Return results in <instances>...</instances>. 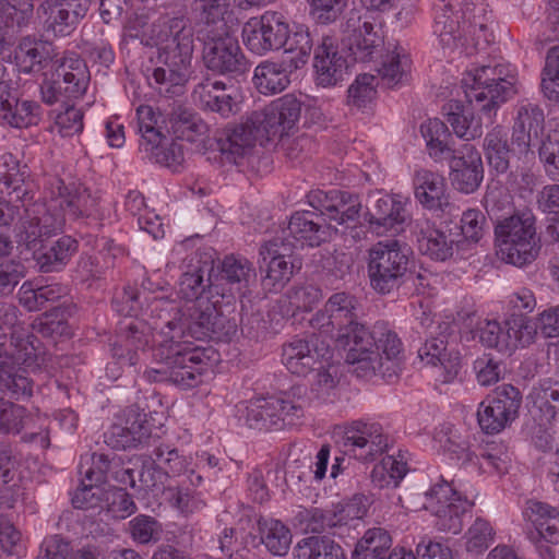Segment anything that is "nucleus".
Segmentation results:
<instances>
[{
    "mask_svg": "<svg viewBox=\"0 0 559 559\" xmlns=\"http://www.w3.org/2000/svg\"><path fill=\"white\" fill-rule=\"evenodd\" d=\"M275 236H285L301 247H319L331 237L330 225L317 212L296 211L292 214L287 228H283Z\"/></svg>",
    "mask_w": 559,
    "mask_h": 559,
    "instance_id": "c756f323",
    "label": "nucleus"
},
{
    "mask_svg": "<svg viewBox=\"0 0 559 559\" xmlns=\"http://www.w3.org/2000/svg\"><path fill=\"white\" fill-rule=\"evenodd\" d=\"M295 559H345L342 547L326 536L305 537L294 548Z\"/></svg>",
    "mask_w": 559,
    "mask_h": 559,
    "instance_id": "4d7b16f0",
    "label": "nucleus"
},
{
    "mask_svg": "<svg viewBox=\"0 0 559 559\" xmlns=\"http://www.w3.org/2000/svg\"><path fill=\"white\" fill-rule=\"evenodd\" d=\"M286 37L283 48L288 56L285 60L293 64V69H300L308 62L313 47L311 35L304 25L296 26L294 32H290L287 25Z\"/></svg>",
    "mask_w": 559,
    "mask_h": 559,
    "instance_id": "680f3d73",
    "label": "nucleus"
},
{
    "mask_svg": "<svg viewBox=\"0 0 559 559\" xmlns=\"http://www.w3.org/2000/svg\"><path fill=\"white\" fill-rule=\"evenodd\" d=\"M259 532L262 544L274 556H285L292 544V533L289 528L280 520L261 519L259 521Z\"/></svg>",
    "mask_w": 559,
    "mask_h": 559,
    "instance_id": "bf43d9fd",
    "label": "nucleus"
},
{
    "mask_svg": "<svg viewBox=\"0 0 559 559\" xmlns=\"http://www.w3.org/2000/svg\"><path fill=\"white\" fill-rule=\"evenodd\" d=\"M63 223L64 217L60 215L52 216L49 213H44L41 216H31L26 210V216L21 225L20 240L31 249L36 246V242L41 237H48L52 233L61 229Z\"/></svg>",
    "mask_w": 559,
    "mask_h": 559,
    "instance_id": "5fc2aeb1",
    "label": "nucleus"
},
{
    "mask_svg": "<svg viewBox=\"0 0 559 559\" xmlns=\"http://www.w3.org/2000/svg\"><path fill=\"white\" fill-rule=\"evenodd\" d=\"M14 59L20 72L24 74L44 73L58 59V51L53 43L49 40L24 36L15 48Z\"/></svg>",
    "mask_w": 559,
    "mask_h": 559,
    "instance_id": "7c9ffc66",
    "label": "nucleus"
},
{
    "mask_svg": "<svg viewBox=\"0 0 559 559\" xmlns=\"http://www.w3.org/2000/svg\"><path fill=\"white\" fill-rule=\"evenodd\" d=\"M538 157L546 175L552 180H559V121L540 140Z\"/></svg>",
    "mask_w": 559,
    "mask_h": 559,
    "instance_id": "69168bd1",
    "label": "nucleus"
},
{
    "mask_svg": "<svg viewBox=\"0 0 559 559\" xmlns=\"http://www.w3.org/2000/svg\"><path fill=\"white\" fill-rule=\"evenodd\" d=\"M251 272V263L247 259L227 255L222 261L209 293H214V297H219L221 301L235 306L236 300L245 296Z\"/></svg>",
    "mask_w": 559,
    "mask_h": 559,
    "instance_id": "a878e982",
    "label": "nucleus"
},
{
    "mask_svg": "<svg viewBox=\"0 0 559 559\" xmlns=\"http://www.w3.org/2000/svg\"><path fill=\"white\" fill-rule=\"evenodd\" d=\"M357 298L345 292L334 293L326 300L323 309L319 310L310 319V325L318 330L320 335L330 343L335 334H343L357 321Z\"/></svg>",
    "mask_w": 559,
    "mask_h": 559,
    "instance_id": "412c9836",
    "label": "nucleus"
},
{
    "mask_svg": "<svg viewBox=\"0 0 559 559\" xmlns=\"http://www.w3.org/2000/svg\"><path fill=\"white\" fill-rule=\"evenodd\" d=\"M219 299L214 297V293H209L207 300H201L189 308L185 320L177 308L170 320L179 321L183 326V334L188 333L195 340L229 341L238 329L237 320L228 317L235 306Z\"/></svg>",
    "mask_w": 559,
    "mask_h": 559,
    "instance_id": "9d476101",
    "label": "nucleus"
},
{
    "mask_svg": "<svg viewBox=\"0 0 559 559\" xmlns=\"http://www.w3.org/2000/svg\"><path fill=\"white\" fill-rule=\"evenodd\" d=\"M427 509L435 515V526L440 532L459 534L463 528V519L474 503L463 498L450 483L441 477L426 493Z\"/></svg>",
    "mask_w": 559,
    "mask_h": 559,
    "instance_id": "a211bd4d",
    "label": "nucleus"
},
{
    "mask_svg": "<svg viewBox=\"0 0 559 559\" xmlns=\"http://www.w3.org/2000/svg\"><path fill=\"white\" fill-rule=\"evenodd\" d=\"M420 132L426 141L428 155L436 163L449 159L451 152L455 148L450 144L452 136L443 121L438 118L429 119L420 126Z\"/></svg>",
    "mask_w": 559,
    "mask_h": 559,
    "instance_id": "3c124183",
    "label": "nucleus"
},
{
    "mask_svg": "<svg viewBox=\"0 0 559 559\" xmlns=\"http://www.w3.org/2000/svg\"><path fill=\"white\" fill-rule=\"evenodd\" d=\"M198 38L203 43V64L213 74L237 79L249 71L250 62L231 33Z\"/></svg>",
    "mask_w": 559,
    "mask_h": 559,
    "instance_id": "2eb2a0df",
    "label": "nucleus"
},
{
    "mask_svg": "<svg viewBox=\"0 0 559 559\" xmlns=\"http://www.w3.org/2000/svg\"><path fill=\"white\" fill-rule=\"evenodd\" d=\"M369 285L381 296L394 295L413 282L415 271L411 248L397 239H385L368 250Z\"/></svg>",
    "mask_w": 559,
    "mask_h": 559,
    "instance_id": "7ed1b4c3",
    "label": "nucleus"
},
{
    "mask_svg": "<svg viewBox=\"0 0 559 559\" xmlns=\"http://www.w3.org/2000/svg\"><path fill=\"white\" fill-rule=\"evenodd\" d=\"M379 64L376 70L382 83L392 88L407 81L409 71V58L404 49L397 45L389 46L386 53L379 56Z\"/></svg>",
    "mask_w": 559,
    "mask_h": 559,
    "instance_id": "49530a36",
    "label": "nucleus"
},
{
    "mask_svg": "<svg viewBox=\"0 0 559 559\" xmlns=\"http://www.w3.org/2000/svg\"><path fill=\"white\" fill-rule=\"evenodd\" d=\"M352 4L343 24L342 47L356 62L376 61L385 49L384 36L376 29L371 11L362 2Z\"/></svg>",
    "mask_w": 559,
    "mask_h": 559,
    "instance_id": "ddd939ff",
    "label": "nucleus"
},
{
    "mask_svg": "<svg viewBox=\"0 0 559 559\" xmlns=\"http://www.w3.org/2000/svg\"><path fill=\"white\" fill-rule=\"evenodd\" d=\"M317 371L310 386V401L319 403L333 402L336 397V385L338 380L336 378V369L328 360L322 369L316 368Z\"/></svg>",
    "mask_w": 559,
    "mask_h": 559,
    "instance_id": "0e129e2a",
    "label": "nucleus"
},
{
    "mask_svg": "<svg viewBox=\"0 0 559 559\" xmlns=\"http://www.w3.org/2000/svg\"><path fill=\"white\" fill-rule=\"evenodd\" d=\"M527 402L533 418L554 423L559 414V381L552 378L539 380L532 386Z\"/></svg>",
    "mask_w": 559,
    "mask_h": 559,
    "instance_id": "a19ab883",
    "label": "nucleus"
},
{
    "mask_svg": "<svg viewBox=\"0 0 559 559\" xmlns=\"http://www.w3.org/2000/svg\"><path fill=\"white\" fill-rule=\"evenodd\" d=\"M10 338L25 368L17 365L12 354L8 355V359H0V391L16 401L29 399L33 395L34 381L28 377L26 368L35 370L44 364L40 341L31 332L15 329Z\"/></svg>",
    "mask_w": 559,
    "mask_h": 559,
    "instance_id": "6e6552de",
    "label": "nucleus"
},
{
    "mask_svg": "<svg viewBox=\"0 0 559 559\" xmlns=\"http://www.w3.org/2000/svg\"><path fill=\"white\" fill-rule=\"evenodd\" d=\"M449 179L452 187L465 194L475 192L484 179V166L477 148L464 143L451 152L449 159Z\"/></svg>",
    "mask_w": 559,
    "mask_h": 559,
    "instance_id": "b1692460",
    "label": "nucleus"
},
{
    "mask_svg": "<svg viewBox=\"0 0 559 559\" xmlns=\"http://www.w3.org/2000/svg\"><path fill=\"white\" fill-rule=\"evenodd\" d=\"M259 3L260 2H246V7L240 5L237 9L230 2H207L203 5L200 14V22L203 24V28L199 32V37L231 33V28L239 22V9H247L248 5Z\"/></svg>",
    "mask_w": 559,
    "mask_h": 559,
    "instance_id": "58836bf2",
    "label": "nucleus"
},
{
    "mask_svg": "<svg viewBox=\"0 0 559 559\" xmlns=\"http://www.w3.org/2000/svg\"><path fill=\"white\" fill-rule=\"evenodd\" d=\"M157 33L162 45L158 53L160 66L153 69L148 79L153 80L160 94L177 96L182 94L189 79L193 53V32L183 16L163 21Z\"/></svg>",
    "mask_w": 559,
    "mask_h": 559,
    "instance_id": "f03ea898",
    "label": "nucleus"
},
{
    "mask_svg": "<svg viewBox=\"0 0 559 559\" xmlns=\"http://www.w3.org/2000/svg\"><path fill=\"white\" fill-rule=\"evenodd\" d=\"M52 194L59 200V206L64 216L71 219L88 218L94 219L97 229L104 226L100 221L105 215L98 207V202L84 187L74 182L67 185L62 179L56 178L51 183Z\"/></svg>",
    "mask_w": 559,
    "mask_h": 559,
    "instance_id": "393cba45",
    "label": "nucleus"
},
{
    "mask_svg": "<svg viewBox=\"0 0 559 559\" xmlns=\"http://www.w3.org/2000/svg\"><path fill=\"white\" fill-rule=\"evenodd\" d=\"M287 22L283 14L266 11L260 17H251L242 27V41L252 53L265 56L285 46Z\"/></svg>",
    "mask_w": 559,
    "mask_h": 559,
    "instance_id": "aec40b11",
    "label": "nucleus"
},
{
    "mask_svg": "<svg viewBox=\"0 0 559 559\" xmlns=\"http://www.w3.org/2000/svg\"><path fill=\"white\" fill-rule=\"evenodd\" d=\"M263 139L261 131L251 124V116L242 124L227 126L218 138L217 146L222 156L229 163L238 164Z\"/></svg>",
    "mask_w": 559,
    "mask_h": 559,
    "instance_id": "473e14b6",
    "label": "nucleus"
},
{
    "mask_svg": "<svg viewBox=\"0 0 559 559\" xmlns=\"http://www.w3.org/2000/svg\"><path fill=\"white\" fill-rule=\"evenodd\" d=\"M91 73L84 59L78 53L66 52L43 73L39 85L43 103L52 106L82 98L90 85Z\"/></svg>",
    "mask_w": 559,
    "mask_h": 559,
    "instance_id": "1a4fd4ad",
    "label": "nucleus"
},
{
    "mask_svg": "<svg viewBox=\"0 0 559 559\" xmlns=\"http://www.w3.org/2000/svg\"><path fill=\"white\" fill-rule=\"evenodd\" d=\"M392 537L383 527H372L357 542L352 559H386L391 551Z\"/></svg>",
    "mask_w": 559,
    "mask_h": 559,
    "instance_id": "864d4df0",
    "label": "nucleus"
},
{
    "mask_svg": "<svg viewBox=\"0 0 559 559\" xmlns=\"http://www.w3.org/2000/svg\"><path fill=\"white\" fill-rule=\"evenodd\" d=\"M159 335L162 340L153 348V359L159 367L146 369V379L170 382L181 390L201 384L211 366L207 349L182 341L183 326L176 319L167 320Z\"/></svg>",
    "mask_w": 559,
    "mask_h": 559,
    "instance_id": "f257e3e1",
    "label": "nucleus"
},
{
    "mask_svg": "<svg viewBox=\"0 0 559 559\" xmlns=\"http://www.w3.org/2000/svg\"><path fill=\"white\" fill-rule=\"evenodd\" d=\"M40 8L47 14L46 27L57 36H68L88 10L86 2H44Z\"/></svg>",
    "mask_w": 559,
    "mask_h": 559,
    "instance_id": "79ce46f5",
    "label": "nucleus"
},
{
    "mask_svg": "<svg viewBox=\"0 0 559 559\" xmlns=\"http://www.w3.org/2000/svg\"><path fill=\"white\" fill-rule=\"evenodd\" d=\"M117 335L121 343L112 345L111 356L115 361L107 366V371L112 374L117 372V366L135 368L141 360V354H145L147 348L153 350L162 340L159 334L155 338L153 328L139 318L121 319L117 324Z\"/></svg>",
    "mask_w": 559,
    "mask_h": 559,
    "instance_id": "4468645a",
    "label": "nucleus"
},
{
    "mask_svg": "<svg viewBox=\"0 0 559 559\" xmlns=\"http://www.w3.org/2000/svg\"><path fill=\"white\" fill-rule=\"evenodd\" d=\"M485 11L484 2H441L433 7V34L443 48L454 49L462 41L467 24L469 33L477 36V40L480 39V33H484V40L489 43L487 24L480 20V15L475 14Z\"/></svg>",
    "mask_w": 559,
    "mask_h": 559,
    "instance_id": "f8f14e48",
    "label": "nucleus"
},
{
    "mask_svg": "<svg viewBox=\"0 0 559 559\" xmlns=\"http://www.w3.org/2000/svg\"><path fill=\"white\" fill-rule=\"evenodd\" d=\"M465 328H471V338H478L487 348L511 354L518 347H527L535 342L537 328L534 320L521 313H510L503 325L497 320L480 319L475 312L467 314Z\"/></svg>",
    "mask_w": 559,
    "mask_h": 559,
    "instance_id": "39448f33",
    "label": "nucleus"
},
{
    "mask_svg": "<svg viewBox=\"0 0 559 559\" xmlns=\"http://www.w3.org/2000/svg\"><path fill=\"white\" fill-rule=\"evenodd\" d=\"M150 447V454H141L133 460L141 489L158 488L169 478H187L192 487L202 483L203 477L191 467V459L173 444L154 439Z\"/></svg>",
    "mask_w": 559,
    "mask_h": 559,
    "instance_id": "20e7f679",
    "label": "nucleus"
},
{
    "mask_svg": "<svg viewBox=\"0 0 559 559\" xmlns=\"http://www.w3.org/2000/svg\"><path fill=\"white\" fill-rule=\"evenodd\" d=\"M414 193L416 200L427 210L436 213H451L454 205L450 202L443 176L428 169L415 173Z\"/></svg>",
    "mask_w": 559,
    "mask_h": 559,
    "instance_id": "2f4dec72",
    "label": "nucleus"
},
{
    "mask_svg": "<svg viewBox=\"0 0 559 559\" xmlns=\"http://www.w3.org/2000/svg\"><path fill=\"white\" fill-rule=\"evenodd\" d=\"M463 81L468 103L487 118L488 123H492L499 106L515 93V75L503 64L478 67Z\"/></svg>",
    "mask_w": 559,
    "mask_h": 559,
    "instance_id": "0eeeda50",
    "label": "nucleus"
},
{
    "mask_svg": "<svg viewBox=\"0 0 559 559\" xmlns=\"http://www.w3.org/2000/svg\"><path fill=\"white\" fill-rule=\"evenodd\" d=\"M140 152L144 158L173 171H178L185 162L183 145L163 133L157 141H151L148 145L141 147Z\"/></svg>",
    "mask_w": 559,
    "mask_h": 559,
    "instance_id": "09e8293b",
    "label": "nucleus"
},
{
    "mask_svg": "<svg viewBox=\"0 0 559 559\" xmlns=\"http://www.w3.org/2000/svg\"><path fill=\"white\" fill-rule=\"evenodd\" d=\"M343 452L362 463L376 461L390 448L389 436L383 427L372 420L356 419L343 427Z\"/></svg>",
    "mask_w": 559,
    "mask_h": 559,
    "instance_id": "f3484780",
    "label": "nucleus"
},
{
    "mask_svg": "<svg viewBox=\"0 0 559 559\" xmlns=\"http://www.w3.org/2000/svg\"><path fill=\"white\" fill-rule=\"evenodd\" d=\"M313 68L317 74V82L321 86H334L343 81L348 69L344 58L335 46L334 39L324 36L313 51Z\"/></svg>",
    "mask_w": 559,
    "mask_h": 559,
    "instance_id": "f704fd0d",
    "label": "nucleus"
},
{
    "mask_svg": "<svg viewBox=\"0 0 559 559\" xmlns=\"http://www.w3.org/2000/svg\"><path fill=\"white\" fill-rule=\"evenodd\" d=\"M151 436L146 415L129 411L126 418L111 425L105 432V442L116 450H126L142 444Z\"/></svg>",
    "mask_w": 559,
    "mask_h": 559,
    "instance_id": "c9c22d12",
    "label": "nucleus"
},
{
    "mask_svg": "<svg viewBox=\"0 0 559 559\" xmlns=\"http://www.w3.org/2000/svg\"><path fill=\"white\" fill-rule=\"evenodd\" d=\"M544 110L536 104L525 103L518 107L512 127V144L520 154L527 153L544 131Z\"/></svg>",
    "mask_w": 559,
    "mask_h": 559,
    "instance_id": "72a5a7b5",
    "label": "nucleus"
},
{
    "mask_svg": "<svg viewBox=\"0 0 559 559\" xmlns=\"http://www.w3.org/2000/svg\"><path fill=\"white\" fill-rule=\"evenodd\" d=\"M484 152L489 167L497 174H506L515 148L510 146L507 131L495 127L485 136Z\"/></svg>",
    "mask_w": 559,
    "mask_h": 559,
    "instance_id": "8fccbe9b",
    "label": "nucleus"
},
{
    "mask_svg": "<svg viewBox=\"0 0 559 559\" xmlns=\"http://www.w3.org/2000/svg\"><path fill=\"white\" fill-rule=\"evenodd\" d=\"M295 245L285 236H274L265 240L259 254L260 269L266 265V274L262 286L267 292H280L292 278L295 270L301 267V262L293 255Z\"/></svg>",
    "mask_w": 559,
    "mask_h": 559,
    "instance_id": "dca6fc26",
    "label": "nucleus"
},
{
    "mask_svg": "<svg viewBox=\"0 0 559 559\" xmlns=\"http://www.w3.org/2000/svg\"><path fill=\"white\" fill-rule=\"evenodd\" d=\"M304 103L294 94H286L272 100L260 111L251 114V124L263 138H283L298 130Z\"/></svg>",
    "mask_w": 559,
    "mask_h": 559,
    "instance_id": "6ab92c4d",
    "label": "nucleus"
},
{
    "mask_svg": "<svg viewBox=\"0 0 559 559\" xmlns=\"http://www.w3.org/2000/svg\"><path fill=\"white\" fill-rule=\"evenodd\" d=\"M138 507L133 497L123 488L114 487L106 491L100 513L116 520H123L135 513Z\"/></svg>",
    "mask_w": 559,
    "mask_h": 559,
    "instance_id": "338daca9",
    "label": "nucleus"
},
{
    "mask_svg": "<svg viewBox=\"0 0 559 559\" xmlns=\"http://www.w3.org/2000/svg\"><path fill=\"white\" fill-rule=\"evenodd\" d=\"M407 202L401 195L383 194L369 199L364 222L369 231L382 236L401 233L409 221Z\"/></svg>",
    "mask_w": 559,
    "mask_h": 559,
    "instance_id": "5701e85b",
    "label": "nucleus"
},
{
    "mask_svg": "<svg viewBox=\"0 0 559 559\" xmlns=\"http://www.w3.org/2000/svg\"><path fill=\"white\" fill-rule=\"evenodd\" d=\"M433 439L440 449L449 453L452 459L471 461L468 441L459 433L452 424L444 423L440 425L436 429Z\"/></svg>",
    "mask_w": 559,
    "mask_h": 559,
    "instance_id": "e2e57ef3",
    "label": "nucleus"
},
{
    "mask_svg": "<svg viewBox=\"0 0 559 559\" xmlns=\"http://www.w3.org/2000/svg\"><path fill=\"white\" fill-rule=\"evenodd\" d=\"M166 129L178 140L195 142L207 132V124L192 108L176 104L164 120Z\"/></svg>",
    "mask_w": 559,
    "mask_h": 559,
    "instance_id": "37998d69",
    "label": "nucleus"
},
{
    "mask_svg": "<svg viewBox=\"0 0 559 559\" xmlns=\"http://www.w3.org/2000/svg\"><path fill=\"white\" fill-rule=\"evenodd\" d=\"M338 348L346 352L345 361L356 366L355 372L360 376L364 370H373L379 367V352L382 345L391 355L399 345L397 334L386 322H377L370 331L365 324H354L343 334H335L332 341Z\"/></svg>",
    "mask_w": 559,
    "mask_h": 559,
    "instance_id": "423d86ee",
    "label": "nucleus"
},
{
    "mask_svg": "<svg viewBox=\"0 0 559 559\" xmlns=\"http://www.w3.org/2000/svg\"><path fill=\"white\" fill-rule=\"evenodd\" d=\"M447 121L454 133L466 141L479 138L483 134L481 124L457 100L449 102L444 107Z\"/></svg>",
    "mask_w": 559,
    "mask_h": 559,
    "instance_id": "13d9d810",
    "label": "nucleus"
},
{
    "mask_svg": "<svg viewBox=\"0 0 559 559\" xmlns=\"http://www.w3.org/2000/svg\"><path fill=\"white\" fill-rule=\"evenodd\" d=\"M240 418L251 429L280 430L295 421L275 395L250 400L243 408H238Z\"/></svg>",
    "mask_w": 559,
    "mask_h": 559,
    "instance_id": "cd10ccee",
    "label": "nucleus"
},
{
    "mask_svg": "<svg viewBox=\"0 0 559 559\" xmlns=\"http://www.w3.org/2000/svg\"><path fill=\"white\" fill-rule=\"evenodd\" d=\"M523 518L530 524L526 537L537 547L559 544V509L537 500L526 501Z\"/></svg>",
    "mask_w": 559,
    "mask_h": 559,
    "instance_id": "c85d7f7f",
    "label": "nucleus"
},
{
    "mask_svg": "<svg viewBox=\"0 0 559 559\" xmlns=\"http://www.w3.org/2000/svg\"><path fill=\"white\" fill-rule=\"evenodd\" d=\"M79 473L87 481L105 484L115 480L119 484H129L132 488L136 487V472L134 466L124 468L121 459L115 453L85 454L81 456Z\"/></svg>",
    "mask_w": 559,
    "mask_h": 559,
    "instance_id": "bb28decb",
    "label": "nucleus"
},
{
    "mask_svg": "<svg viewBox=\"0 0 559 559\" xmlns=\"http://www.w3.org/2000/svg\"><path fill=\"white\" fill-rule=\"evenodd\" d=\"M535 217L525 212L511 215L495 226L497 254L506 263L523 266L532 263L540 250Z\"/></svg>",
    "mask_w": 559,
    "mask_h": 559,
    "instance_id": "9b49d317",
    "label": "nucleus"
},
{
    "mask_svg": "<svg viewBox=\"0 0 559 559\" xmlns=\"http://www.w3.org/2000/svg\"><path fill=\"white\" fill-rule=\"evenodd\" d=\"M78 250V240L69 235H63L57 240L41 245L39 249H36L34 260L41 273L60 272L68 265Z\"/></svg>",
    "mask_w": 559,
    "mask_h": 559,
    "instance_id": "ea45409f",
    "label": "nucleus"
},
{
    "mask_svg": "<svg viewBox=\"0 0 559 559\" xmlns=\"http://www.w3.org/2000/svg\"><path fill=\"white\" fill-rule=\"evenodd\" d=\"M408 472L406 456L400 450L397 455L384 456L380 464L376 465L371 478L379 487H397Z\"/></svg>",
    "mask_w": 559,
    "mask_h": 559,
    "instance_id": "052dcab7",
    "label": "nucleus"
},
{
    "mask_svg": "<svg viewBox=\"0 0 559 559\" xmlns=\"http://www.w3.org/2000/svg\"><path fill=\"white\" fill-rule=\"evenodd\" d=\"M292 67L285 59L281 62H261L254 69L252 78L255 88L264 95L283 92L290 84V74L297 70Z\"/></svg>",
    "mask_w": 559,
    "mask_h": 559,
    "instance_id": "a18cd8bd",
    "label": "nucleus"
},
{
    "mask_svg": "<svg viewBox=\"0 0 559 559\" xmlns=\"http://www.w3.org/2000/svg\"><path fill=\"white\" fill-rule=\"evenodd\" d=\"M420 252L436 261H445L453 255L461 242V234L453 229L427 227L420 230L417 239Z\"/></svg>",
    "mask_w": 559,
    "mask_h": 559,
    "instance_id": "c03bdc74",
    "label": "nucleus"
},
{
    "mask_svg": "<svg viewBox=\"0 0 559 559\" xmlns=\"http://www.w3.org/2000/svg\"><path fill=\"white\" fill-rule=\"evenodd\" d=\"M332 357L331 343L322 335L313 333L308 338H294L283 345L282 362L293 374L305 377Z\"/></svg>",
    "mask_w": 559,
    "mask_h": 559,
    "instance_id": "4be33fe9",
    "label": "nucleus"
},
{
    "mask_svg": "<svg viewBox=\"0 0 559 559\" xmlns=\"http://www.w3.org/2000/svg\"><path fill=\"white\" fill-rule=\"evenodd\" d=\"M41 107L35 100L19 99L14 92L0 106V118L13 128H27L39 122Z\"/></svg>",
    "mask_w": 559,
    "mask_h": 559,
    "instance_id": "de8ad7c7",
    "label": "nucleus"
},
{
    "mask_svg": "<svg viewBox=\"0 0 559 559\" xmlns=\"http://www.w3.org/2000/svg\"><path fill=\"white\" fill-rule=\"evenodd\" d=\"M29 169L15 155L5 152L0 155V194L11 198V201L24 203L32 195L26 188Z\"/></svg>",
    "mask_w": 559,
    "mask_h": 559,
    "instance_id": "4c0bfd02",
    "label": "nucleus"
},
{
    "mask_svg": "<svg viewBox=\"0 0 559 559\" xmlns=\"http://www.w3.org/2000/svg\"><path fill=\"white\" fill-rule=\"evenodd\" d=\"M73 306L62 302L51 310L39 316L32 324L33 330L44 337L57 338L71 336V328L68 317L71 316Z\"/></svg>",
    "mask_w": 559,
    "mask_h": 559,
    "instance_id": "603ef678",
    "label": "nucleus"
},
{
    "mask_svg": "<svg viewBox=\"0 0 559 559\" xmlns=\"http://www.w3.org/2000/svg\"><path fill=\"white\" fill-rule=\"evenodd\" d=\"M540 86L545 97L559 102V46L547 52Z\"/></svg>",
    "mask_w": 559,
    "mask_h": 559,
    "instance_id": "774afa93",
    "label": "nucleus"
},
{
    "mask_svg": "<svg viewBox=\"0 0 559 559\" xmlns=\"http://www.w3.org/2000/svg\"><path fill=\"white\" fill-rule=\"evenodd\" d=\"M214 284L209 270L202 266H193L186 271L178 283V295L188 300L200 304L207 300L210 286Z\"/></svg>",
    "mask_w": 559,
    "mask_h": 559,
    "instance_id": "6e6d98bb",
    "label": "nucleus"
},
{
    "mask_svg": "<svg viewBox=\"0 0 559 559\" xmlns=\"http://www.w3.org/2000/svg\"><path fill=\"white\" fill-rule=\"evenodd\" d=\"M193 103L204 111L219 114L227 118L235 112L236 102L227 93L226 84L216 79L204 78L191 94Z\"/></svg>",
    "mask_w": 559,
    "mask_h": 559,
    "instance_id": "e433bc0d",
    "label": "nucleus"
}]
</instances>
